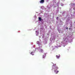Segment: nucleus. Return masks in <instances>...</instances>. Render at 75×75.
Masks as SVG:
<instances>
[{
  "label": "nucleus",
  "mask_w": 75,
  "mask_h": 75,
  "mask_svg": "<svg viewBox=\"0 0 75 75\" xmlns=\"http://www.w3.org/2000/svg\"><path fill=\"white\" fill-rule=\"evenodd\" d=\"M53 69L54 70V72H56L57 71V70L58 69V67H57V66H54V67H53Z\"/></svg>",
  "instance_id": "nucleus-1"
},
{
  "label": "nucleus",
  "mask_w": 75,
  "mask_h": 75,
  "mask_svg": "<svg viewBox=\"0 0 75 75\" xmlns=\"http://www.w3.org/2000/svg\"><path fill=\"white\" fill-rule=\"evenodd\" d=\"M44 2V0H41L40 1V3H43Z\"/></svg>",
  "instance_id": "nucleus-2"
},
{
  "label": "nucleus",
  "mask_w": 75,
  "mask_h": 75,
  "mask_svg": "<svg viewBox=\"0 0 75 75\" xmlns=\"http://www.w3.org/2000/svg\"><path fill=\"white\" fill-rule=\"evenodd\" d=\"M60 55H59V54L58 55H57L56 56V57H57V59H59V57H60V56H59Z\"/></svg>",
  "instance_id": "nucleus-3"
},
{
  "label": "nucleus",
  "mask_w": 75,
  "mask_h": 75,
  "mask_svg": "<svg viewBox=\"0 0 75 75\" xmlns=\"http://www.w3.org/2000/svg\"><path fill=\"white\" fill-rule=\"evenodd\" d=\"M30 54L32 55H34V52H31Z\"/></svg>",
  "instance_id": "nucleus-4"
},
{
  "label": "nucleus",
  "mask_w": 75,
  "mask_h": 75,
  "mask_svg": "<svg viewBox=\"0 0 75 75\" xmlns=\"http://www.w3.org/2000/svg\"><path fill=\"white\" fill-rule=\"evenodd\" d=\"M46 56V54H44V55H43L42 57L43 58H45Z\"/></svg>",
  "instance_id": "nucleus-5"
},
{
  "label": "nucleus",
  "mask_w": 75,
  "mask_h": 75,
  "mask_svg": "<svg viewBox=\"0 0 75 75\" xmlns=\"http://www.w3.org/2000/svg\"><path fill=\"white\" fill-rule=\"evenodd\" d=\"M40 52H41L42 53V52H44V50H42V49H41L40 50Z\"/></svg>",
  "instance_id": "nucleus-6"
},
{
  "label": "nucleus",
  "mask_w": 75,
  "mask_h": 75,
  "mask_svg": "<svg viewBox=\"0 0 75 75\" xmlns=\"http://www.w3.org/2000/svg\"><path fill=\"white\" fill-rule=\"evenodd\" d=\"M41 20H42L41 18L39 17V20L40 21H41Z\"/></svg>",
  "instance_id": "nucleus-7"
},
{
  "label": "nucleus",
  "mask_w": 75,
  "mask_h": 75,
  "mask_svg": "<svg viewBox=\"0 0 75 75\" xmlns=\"http://www.w3.org/2000/svg\"><path fill=\"white\" fill-rule=\"evenodd\" d=\"M59 18L58 17H57L56 18L57 20H58Z\"/></svg>",
  "instance_id": "nucleus-8"
},
{
  "label": "nucleus",
  "mask_w": 75,
  "mask_h": 75,
  "mask_svg": "<svg viewBox=\"0 0 75 75\" xmlns=\"http://www.w3.org/2000/svg\"><path fill=\"white\" fill-rule=\"evenodd\" d=\"M58 72H59V71H57V73H56V74H58Z\"/></svg>",
  "instance_id": "nucleus-9"
},
{
  "label": "nucleus",
  "mask_w": 75,
  "mask_h": 75,
  "mask_svg": "<svg viewBox=\"0 0 75 75\" xmlns=\"http://www.w3.org/2000/svg\"><path fill=\"white\" fill-rule=\"evenodd\" d=\"M68 29V28H66V30H67Z\"/></svg>",
  "instance_id": "nucleus-10"
},
{
  "label": "nucleus",
  "mask_w": 75,
  "mask_h": 75,
  "mask_svg": "<svg viewBox=\"0 0 75 75\" xmlns=\"http://www.w3.org/2000/svg\"><path fill=\"white\" fill-rule=\"evenodd\" d=\"M71 29V28H69V30H70Z\"/></svg>",
  "instance_id": "nucleus-11"
}]
</instances>
